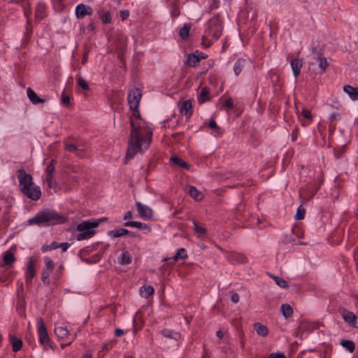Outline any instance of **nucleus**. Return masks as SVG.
I'll return each instance as SVG.
<instances>
[{"label":"nucleus","mask_w":358,"mask_h":358,"mask_svg":"<svg viewBox=\"0 0 358 358\" xmlns=\"http://www.w3.org/2000/svg\"><path fill=\"white\" fill-rule=\"evenodd\" d=\"M46 171H47V174L52 175V172L54 171V166L52 164L48 166V167L46 169Z\"/></svg>","instance_id":"nucleus-55"},{"label":"nucleus","mask_w":358,"mask_h":358,"mask_svg":"<svg viewBox=\"0 0 358 358\" xmlns=\"http://www.w3.org/2000/svg\"><path fill=\"white\" fill-rule=\"evenodd\" d=\"M46 16V6L43 3H38L35 10L36 20H41Z\"/></svg>","instance_id":"nucleus-17"},{"label":"nucleus","mask_w":358,"mask_h":358,"mask_svg":"<svg viewBox=\"0 0 358 358\" xmlns=\"http://www.w3.org/2000/svg\"><path fill=\"white\" fill-rule=\"evenodd\" d=\"M64 221V218L55 211L44 210L38 212L34 217L29 219L27 222L29 224L50 225L63 222Z\"/></svg>","instance_id":"nucleus-4"},{"label":"nucleus","mask_w":358,"mask_h":358,"mask_svg":"<svg viewBox=\"0 0 358 358\" xmlns=\"http://www.w3.org/2000/svg\"><path fill=\"white\" fill-rule=\"evenodd\" d=\"M124 330L120 329H116L115 331V336L117 337L121 336L122 335L124 334Z\"/></svg>","instance_id":"nucleus-57"},{"label":"nucleus","mask_w":358,"mask_h":358,"mask_svg":"<svg viewBox=\"0 0 358 358\" xmlns=\"http://www.w3.org/2000/svg\"><path fill=\"white\" fill-rule=\"evenodd\" d=\"M99 227V222L91 219L83 220L76 226V231L80 233L76 236L78 241L91 238L96 233L94 229Z\"/></svg>","instance_id":"nucleus-5"},{"label":"nucleus","mask_w":358,"mask_h":358,"mask_svg":"<svg viewBox=\"0 0 358 358\" xmlns=\"http://www.w3.org/2000/svg\"><path fill=\"white\" fill-rule=\"evenodd\" d=\"M131 256L127 251H123L118 258V262L121 265H127L131 262Z\"/></svg>","instance_id":"nucleus-26"},{"label":"nucleus","mask_w":358,"mask_h":358,"mask_svg":"<svg viewBox=\"0 0 358 358\" xmlns=\"http://www.w3.org/2000/svg\"><path fill=\"white\" fill-rule=\"evenodd\" d=\"M162 334L168 338L178 341L180 338V334L171 329H165L162 331Z\"/></svg>","instance_id":"nucleus-19"},{"label":"nucleus","mask_w":358,"mask_h":358,"mask_svg":"<svg viewBox=\"0 0 358 358\" xmlns=\"http://www.w3.org/2000/svg\"><path fill=\"white\" fill-rule=\"evenodd\" d=\"M133 116H134L135 118H136L137 120H135L131 119V121H134V122H139L140 121H143V120H141V115H140V113H139V112H138V110L137 109H136V110H133Z\"/></svg>","instance_id":"nucleus-47"},{"label":"nucleus","mask_w":358,"mask_h":358,"mask_svg":"<svg viewBox=\"0 0 358 358\" xmlns=\"http://www.w3.org/2000/svg\"><path fill=\"white\" fill-rule=\"evenodd\" d=\"M297 113L299 115V117H303V118L311 120H312V115L310 111L305 108H301V111H299V109L298 108Z\"/></svg>","instance_id":"nucleus-36"},{"label":"nucleus","mask_w":358,"mask_h":358,"mask_svg":"<svg viewBox=\"0 0 358 358\" xmlns=\"http://www.w3.org/2000/svg\"><path fill=\"white\" fill-rule=\"evenodd\" d=\"M62 102L65 105L70 104V97L63 93L62 94Z\"/></svg>","instance_id":"nucleus-49"},{"label":"nucleus","mask_w":358,"mask_h":358,"mask_svg":"<svg viewBox=\"0 0 358 358\" xmlns=\"http://www.w3.org/2000/svg\"><path fill=\"white\" fill-rule=\"evenodd\" d=\"M51 273L52 271L43 268L41 273V278L43 282H47Z\"/></svg>","instance_id":"nucleus-46"},{"label":"nucleus","mask_w":358,"mask_h":358,"mask_svg":"<svg viewBox=\"0 0 358 358\" xmlns=\"http://www.w3.org/2000/svg\"><path fill=\"white\" fill-rule=\"evenodd\" d=\"M59 244L56 242H52L48 247L49 250H55L59 248Z\"/></svg>","instance_id":"nucleus-56"},{"label":"nucleus","mask_w":358,"mask_h":358,"mask_svg":"<svg viewBox=\"0 0 358 358\" xmlns=\"http://www.w3.org/2000/svg\"><path fill=\"white\" fill-rule=\"evenodd\" d=\"M55 333L59 338L64 339L69 336V331L66 327L59 326L55 328Z\"/></svg>","instance_id":"nucleus-27"},{"label":"nucleus","mask_w":358,"mask_h":358,"mask_svg":"<svg viewBox=\"0 0 358 358\" xmlns=\"http://www.w3.org/2000/svg\"><path fill=\"white\" fill-rule=\"evenodd\" d=\"M64 0H52V4L55 10L61 12L64 8Z\"/></svg>","instance_id":"nucleus-35"},{"label":"nucleus","mask_w":358,"mask_h":358,"mask_svg":"<svg viewBox=\"0 0 358 358\" xmlns=\"http://www.w3.org/2000/svg\"><path fill=\"white\" fill-rule=\"evenodd\" d=\"M131 217H132V213L131 211H127L124 215V220L131 219Z\"/></svg>","instance_id":"nucleus-58"},{"label":"nucleus","mask_w":358,"mask_h":358,"mask_svg":"<svg viewBox=\"0 0 358 358\" xmlns=\"http://www.w3.org/2000/svg\"><path fill=\"white\" fill-rule=\"evenodd\" d=\"M273 278L275 283L280 287H286L287 286V282L283 278L278 276H273Z\"/></svg>","instance_id":"nucleus-41"},{"label":"nucleus","mask_w":358,"mask_h":358,"mask_svg":"<svg viewBox=\"0 0 358 358\" xmlns=\"http://www.w3.org/2000/svg\"><path fill=\"white\" fill-rule=\"evenodd\" d=\"M216 335L218 338H222L224 336V334L221 330H219L216 332Z\"/></svg>","instance_id":"nucleus-60"},{"label":"nucleus","mask_w":358,"mask_h":358,"mask_svg":"<svg viewBox=\"0 0 358 358\" xmlns=\"http://www.w3.org/2000/svg\"><path fill=\"white\" fill-rule=\"evenodd\" d=\"M65 149L72 153H74L78 157H83V153L86 151V148L83 145H74L73 143H65Z\"/></svg>","instance_id":"nucleus-11"},{"label":"nucleus","mask_w":358,"mask_h":358,"mask_svg":"<svg viewBox=\"0 0 358 358\" xmlns=\"http://www.w3.org/2000/svg\"><path fill=\"white\" fill-rule=\"evenodd\" d=\"M83 358H92V357L90 355H85L83 356Z\"/></svg>","instance_id":"nucleus-64"},{"label":"nucleus","mask_w":358,"mask_h":358,"mask_svg":"<svg viewBox=\"0 0 358 358\" xmlns=\"http://www.w3.org/2000/svg\"><path fill=\"white\" fill-rule=\"evenodd\" d=\"M341 345L348 350L350 352H353L355 349V344L350 340H341L340 341Z\"/></svg>","instance_id":"nucleus-32"},{"label":"nucleus","mask_w":358,"mask_h":358,"mask_svg":"<svg viewBox=\"0 0 358 358\" xmlns=\"http://www.w3.org/2000/svg\"><path fill=\"white\" fill-rule=\"evenodd\" d=\"M187 192L195 200L200 201L203 198L201 192L193 186L188 187Z\"/></svg>","instance_id":"nucleus-30"},{"label":"nucleus","mask_w":358,"mask_h":358,"mask_svg":"<svg viewBox=\"0 0 358 358\" xmlns=\"http://www.w3.org/2000/svg\"><path fill=\"white\" fill-rule=\"evenodd\" d=\"M18 285H19V288H18V290H19L20 289L22 288V287H23V283H22V282H18Z\"/></svg>","instance_id":"nucleus-63"},{"label":"nucleus","mask_w":358,"mask_h":358,"mask_svg":"<svg viewBox=\"0 0 358 358\" xmlns=\"http://www.w3.org/2000/svg\"><path fill=\"white\" fill-rule=\"evenodd\" d=\"M343 319L350 327L358 328V317H357L352 312L346 309L341 310Z\"/></svg>","instance_id":"nucleus-10"},{"label":"nucleus","mask_w":358,"mask_h":358,"mask_svg":"<svg viewBox=\"0 0 358 358\" xmlns=\"http://www.w3.org/2000/svg\"><path fill=\"white\" fill-rule=\"evenodd\" d=\"M126 234H129L131 236H134V233L130 232L124 228H115L113 230L109 231L108 232V235L112 238H118Z\"/></svg>","instance_id":"nucleus-15"},{"label":"nucleus","mask_w":358,"mask_h":358,"mask_svg":"<svg viewBox=\"0 0 358 358\" xmlns=\"http://www.w3.org/2000/svg\"><path fill=\"white\" fill-rule=\"evenodd\" d=\"M45 268L44 269L48 270L52 272L55 268V264L49 257H44Z\"/></svg>","instance_id":"nucleus-38"},{"label":"nucleus","mask_w":358,"mask_h":358,"mask_svg":"<svg viewBox=\"0 0 358 358\" xmlns=\"http://www.w3.org/2000/svg\"><path fill=\"white\" fill-rule=\"evenodd\" d=\"M304 215H305V209L301 206H300L297 209V211L294 215V217L297 220H301L304 218Z\"/></svg>","instance_id":"nucleus-42"},{"label":"nucleus","mask_w":358,"mask_h":358,"mask_svg":"<svg viewBox=\"0 0 358 358\" xmlns=\"http://www.w3.org/2000/svg\"><path fill=\"white\" fill-rule=\"evenodd\" d=\"M200 61V58L194 55L189 54L187 55L185 64L189 66H195Z\"/></svg>","instance_id":"nucleus-31"},{"label":"nucleus","mask_w":358,"mask_h":358,"mask_svg":"<svg viewBox=\"0 0 358 358\" xmlns=\"http://www.w3.org/2000/svg\"><path fill=\"white\" fill-rule=\"evenodd\" d=\"M190 29V26L188 24H185L180 30V36L182 38H187L189 36Z\"/></svg>","instance_id":"nucleus-39"},{"label":"nucleus","mask_w":358,"mask_h":358,"mask_svg":"<svg viewBox=\"0 0 358 358\" xmlns=\"http://www.w3.org/2000/svg\"><path fill=\"white\" fill-rule=\"evenodd\" d=\"M155 289L151 285H143L140 288L139 292L141 296L148 299L154 294Z\"/></svg>","instance_id":"nucleus-24"},{"label":"nucleus","mask_w":358,"mask_h":358,"mask_svg":"<svg viewBox=\"0 0 358 358\" xmlns=\"http://www.w3.org/2000/svg\"><path fill=\"white\" fill-rule=\"evenodd\" d=\"M101 19L102 22L104 24L110 23L111 22V17H110V13L109 12H106V13H103L101 16Z\"/></svg>","instance_id":"nucleus-45"},{"label":"nucleus","mask_w":358,"mask_h":358,"mask_svg":"<svg viewBox=\"0 0 358 358\" xmlns=\"http://www.w3.org/2000/svg\"><path fill=\"white\" fill-rule=\"evenodd\" d=\"M92 14V8L84 3H80L76 6L75 9V15L78 19H82L86 15Z\"/></svg>","instance_id":"nucleus-13"},{"label":"nucleus","mask_w":358,"mask_h":358,"mask_svg":"<svg viewBox=\"0 0 358 358\" xmlns=\"http://www.w3.org/2000/svg\"><path fill=\"white\" fill-rule=\"evenodd\" d=\"M124 225L125 227H135L138 229L141 230H147L148 231H150V229L148 228V226L145 224H143L140 222L136 221H127L124 222Z\"/></svg>","instance_id":"nucleus-23"},{"label":"nucleus","mask_w":358,"mask_h":358,"mask_svg":"<svg viewBox=\"0 0 358 358\" xmlns=\"http://www.w3.org/2000/svg\"><path fill=\"white\" fill-rule=\"evenodd\" d=\"M268 358H286L285 355L282 352L280 353H271Z\"/></svg>","instance_id":"nucleus-50"},{"label":"nucleus","mask_w":358,"mask_h":358,"mask_svg":"<svg viewBox=\"0 0 358 358\" xmlns=\"http://www.w3.org/2000/svg\"><path fill=\"white\" fill-rule=\"evenodd\" d=\"M110 348V344H105L103 345L102 349L103 350H108Z\"/></svg>","instance_id":"nucleus-61"},{"label":"nucleus","mask_w":358,"mask_h":358,"mask_svg":"<svg viewBox=\"0 0 358 358\" xmlns=\"http://www.w3.org/2000/svg\"><path fill=\"white\" fill-rule=\"evenodd\" d=\"M138 213L141 217L150 219L152 216V210L148 206L144 205L141 202H136Z\"/></svg>","instance_id":"nucleus-14"},{"label":"nucleus","mask_w":358,"mask_h":358,"mask_svg":"<svg viewBox=\"0 0 358 358\" xmlns=\"http://www.w3.org/2000/svg\"><path fill=\"white\" fill-rule=\"evenodd\" d=\"M187 257V252H186L185 249L180 248L178 250L176 254L173 257V259L175 261H178V259H185Z\"/></svg>","instance_id":"nucleus-37"},{"label":"nucleus","mask_w":358,"mask_h":358,"mask_svg":"<svg viewBox=\"0 0 358 358\" xmlns=\"http://www.w3.org/2000/svg\"><path fill=\"white\" fill-rule=\"evenodd\" d=\"M222 27L220 19L213 17L206 24L205 35L203 40L208 39L211 37L209 41H216L222 34Z\"/></svg>","instance_id":"nucleus-6"},{"label":"nucleus","mask_w":358,"mask_h":358,"mask_svg":"<svg viewBox=\"0 0 358 358\" xmlns=\"http://www.w3.org/2000/svg\"><path fill=\"white\" fill-rule=\"evenodd\" d=\"M27 94L31 102L34 104L44 102V99L39 98L36 93L29 87L27 90Z\"/></svg>","instance_id":"nucleus-20"},{"label":"nucleus","mask_w":358,"mask_h":358,"mask_svg":"<svg viewBox=\"0 0 358 358\" xmlns=\"http://www.w3.org/2000/svg\"><path fill=\"white\" fill-rule=\"evenodd\" d=\"M208 96V91L205 88L202 89L201 94L198 98L199 101L201 103H204L207 100Z\"/></svg>","instance_id":"nucleus-43"},{"label":"nucleus","mask_w":358,"mask_h":358,"mask_svg":"<svg viewBox=\"0 0 358 358\" xmlns=\"http://www.w3.org/2000/svg\"><path fill=\"white\" fill-rule=\"evenodd\" d=\"M141 96V92L138 88H134L129 92L128 103L132 110L138 109Z\"/></svg>","instance_id":"nucleus-9"},{"label":"nucleus","mask_w":358,"mask_h":358,"mask_svg":"<svg viewBox=\"0 0 358 358\" xmlns=\"http://www.w3.org/2000/svg\"><path fill=\"white\" fill-rule=\"evenodd\" d=\"M37 331L40 343L44 346H49L50 338L42 318L37 319Z\"/></svg>","instance_id":"nucleus-8"},{"label":"nucleus","mask_w":358,"mask_h":358,"mask_svg":"<svg viewBox=\"0 0 358 358\" xmlns=\"http://www.w3.org/2000/svg\"><path fill=\"white\" fill-rule=\"evenodd\" d=\"M15 261L16 258L11 250L5 251L0 259V273L11 268Z\"/></svg>","instance_id":"nucleus-7"},{"label":"nucleus","mask_w":358,"mask_h":358,"mask_svg":"<svg viewBox=\"0 0 358 358\" xmlns=\"http://www.w3.org/2000/svg\"><path fill=\"white\" fill-rule=\"evenodd\" d=\"M213 3H215L214 8H217V3H219V0H213Z\"/></svg>","instance_id":"nucleus-62"},{"label":"nucleus","mask_w":358,"mask_h":358,"mask_svg":"<svg viewBox=\"0 0 358 358\" xmlns=\"http://www.w3.org/2000/svg\"><path fill=\"white\" fill-rule=\"evenodd\" d=\"M78 85L82 88L83 90H88L89 85L87 81L81 76H78L77 78Z\"/></svg>","instance_id":"nucleus-40"},{"label":"nucleus","mask_w":358,"mask_h":358,"mask_svg":"<svg viewBox=\"0 0 358 358\" xmlns=\"http://www.w3.org/2000/svg\"><path fill=\"white\" fill-rule=\"evenodd\" d=\"M255 329L259 336H266L268 334L267 327L260 323H256L255 324Z\"/></svg>","instance_id":"nucleus-33"},{"label":"nucleus","mask_w":358,"mask_h":358,"mask_svg":"<svg viewBox=\"0 0 358 358\" xmlns=\"http://www.w3.org/2000/svg\"><path fill=\"white\" fill-rule=\"evenodd\" d=\"M10 341L14 352H17L21 349L22 346V341L21 339L16 338L15 336L10 335Z\"/></svg>","instance_id":"nucleus-29"},{"label":"nucleus","mask_w":358,"mask_h":358,"mask_svg":"<svg viewBox=\"0 0 358 358\" xmlns=\"http://www.w3.org/2000/svg\"><path fill=\"white\" fill-rule=\"evenodd\" d=\"M280 311L285 318L288 319L292 316L293 309L292 306L287 303L281 305Z\"/></svg>","instance_id":"nucleus-28"},{"label":"nucleus","mask_w":358,"mask_h":358,"mask_svg":"<svg viewBox=\"0 0 358 358\" xmlns=\"http://www.w3.org/2000/svg\"><path fill=\"white\" fill-rule=\"evenodd\" d=\"M344 92L352 100H358V87H353L350 85H345L343 87Z\"/></svg>","instance_id":"nucleus-18"},{"label":"nucleus","mask_w":358,"mask_h":358,"mask_svg":"<svg viewBox=\"0 0 358 358\" xmlns=\"http://www.w3.org/2000/svg\"><path fill=\"white\" fill-rule=\"evenodd\" d=\"M290 65L294 77L297 78L301 73L303 62L299 58H295L291 60Z\"/></svg>","instance_id":"nucleus-16"},{"label":"nucleus","mask_w":358,"mask_h":358,"mask_svg":"<svg viewBox=\"0 0 358 358\" xmlns=\"http://www.w3.org/2000/svg\"><path fill=\"white\" fill-rule=\"evenodd\" d=\"M233 106H234V101L231 98L227 99L226 100V101L224 102V103L223 104V108L227 111L232 109Z\"/></svg>","instance_id":"nucleus-44"},{"label":"nucleus","mask_w":358,"mask_h":358,"mask_svg":"<svg viewBox=\"0 0 358 358\" xmlns=\"http://www.w3.org/2000/svg\"><path fill=\"white\" fill-rule=\"evenodd\" d=\"M309 51L310 54L306 57L308 70L315 74L323 73L329 65L326 58L316 47H310Z\"/></svg>","instance_id":"nucleus-3"},{"label":"nucleus","mask_w":358,"mask_h":358,"mask_svg":"<svg viewBox=\"0 0 358 358\" xmlns=\"http://www.w3.org/2000/svg\"><path fill=\"white\" fill-rule=\"evenodd\" d=\"M45 182H47V184L50 188H52L54 186L53 182H52V176L50 174H47L45 179Z\"/></svg>","instance_id":"nucleus-48"},{"label":"nucleus","mask_w":358,"mask_h":358,"mask_svg":"<svg viewBox=\"0 0 358 358\" xmlns=\"http://www.w3.org/2000/svg\"><path fill=\"white\" fill-rule=\"evenodd\" d=\"M192 223L194 225V231L197 234L198 238H203L207 236V230L206 228L199 226L195 220H192Z\"/></svg>","instance_id":"nucleus-21"},{"label":"nucleus","mask_w":358,"mask_h":358,"mask_svg":"<svg viewBox=\"0 0 358 358\" xmlns=\"http://www.w3.org/2000/svg\"><path fill=\"white\" fill-rule=\"evenodd\" d=\"M17 177L19 180L22 192L32 200H38L41 195L40 187L33 182L31 176L24 170L20 169L17 171Z\"/></svg>","instance_id":"nucleus-2"},{"label":"nucleus","mask_w":358,"mask_h":358,"mask_svg":"<svg viewBox=\"0 0 358 358\" xmlns=\"http://www.w3.org/2000/svg\"><path fill=\"white\" fill-rule=\"evenodd\" d=\"M246 60L238 59L234 64V71L236 76H238L246 65Z\"/></svg>","instance_id":"nucleus-25"},{"label":"nucleus","mask_w":358,"mask_h":358,"mask_svg":"<svg viewBox=\"0 0 358 358\" xmlns=\"http://www.w3.org/2000/svg\"><path fill=\"white\" fill-rule=\"evenodd\" d=\"M171 160L174 164L178 165L185 169H189L190 167V165L189 164L184 162L182 159L179 158L178 157L173 156L171 158Z\"/></svg>","instance_id":"nucleus-34"},{"label":"nucleus","mask_w":358,"mask_h":358,"mask_svg":"<svg viewBox=\"0 0 358 358\" xmlns=\"http://www.w3.org/2000/svg\"><path fill=\"white\" fill-rule=\"evenodd\" d=\"M35 276V262L33 257L28 259L27 268L25 271L26 283H31V280Z\"/></svg>","instance_id":"nucleus-12"},{"label":"nucleus","mask_w":358,"mask_h":358,"mask_svg":"<svg viewBox=\"0 0 358 358\" xmlns=\"http://www.w3.org/2000/svg\"><path fill=\"white\" fill-rule=\"evenodd\" d=\"M231 301L236 303L239 301V295L237 293H234L231 296Z\"/></svg>","instance_id":"nucleus-53"},{"label":"nucleus","mask_w":358,"mask_h":358,"mask_svg":"<svg viewBox=\"0 0 358 358\" xmlns=\"http://www.w3.org/2000/svg\"><path fill=\"white\" fill-rule=\"evenodd\" d=\"M192 103L191 101H184L180 107V113L185 116H190L192 114Z\"/></svg>","instance_id":"nucleus-22"},{"label":"nucleus","mask_w":358,"mask_h":358,"mask_svg":"<svg viewBox=\"0 0 358 358\" xmlns=\"http://www.w3.org/2000/svg\"><path fill=\"white\" fill-rule=\"evenodd\" d=\"M91 220H96L97 222H99V225L101 222L106 221L107 218L103 217H101V218H99V219L92 218Z\"/></svg>","instance_id":"nucleus-59"},{"label":"nucleus","mask_w":358,"mask_h":358,"mask_svg":"<svg viewBox=\"0 0 358 358\" xmlns=\"http://www.w3.org/2000/svg\"><path fill=\"white\" fill-rule=\"evenodd\" d=\"M153 129L150 124L145 121H131V128L128 139L126 159L131 160L138 154H143L150 146Z\"/></svg>","instance_id":"nucleus-1"},{"label":"nucleus","mask_w":358,"mask_h":358,"mask_svg":"<svg viewBox=\"0 0 358 358\" xmlns=\"http://www.w3.org/2000/svg\"><path fill=\"white\" fill-rule=\"evenodd\" d=\"M129 15V13L127 10H122L120 11V16L122 17V20H126L128 18Z\"/></svg>","instance_id":"nucleus-51"},{"label":"nucleus","mask_w":358,"mask_h":358,"mask_svg":"<svg viewBox=\"0 0 358 358\" xmlns=\"http://www.w3.org/2000/svg\"><path fill=\"white\" fill-rule=\"evenodd\" d=\"M70 244L68 243H60L59 244V248H60L63 252H66L69 248Z\"/></svg>","instance_id":"nucleus-52"},{"label":"nucleus","mask_w":358,"mask_h":358,"mask_svg":"<svg viewBox=\"0 0 358 358\" xmlns=\"http://www.w3.org/2000/svg\"><path fill=\"white\" fill-rule=\"evenodd\" d=\"M208 126L211 129H217L218 128L217 123L215 122V121L214 120H210V122L208 123Z\"/></svg>","instance_id":"nucleus-54"}]
</instances>
